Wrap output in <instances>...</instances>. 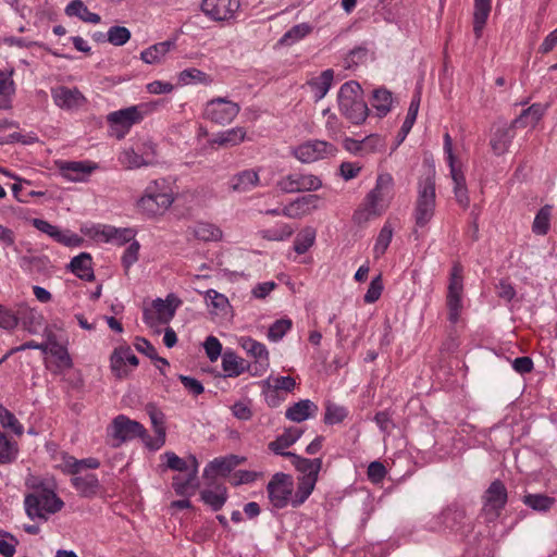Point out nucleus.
<instances>
[{
	"mask_svg": "<svg viewBox=\"0 0 557 557\" xmlns=\"http://www.w3.org/2000/svg\"><path fill=\"white\" fill-rule=\"evenodd\" d=\"M174 196L171 186L164 178L151 182L137 200V208L147 216L163 214L173 203Z\"/></svg>",
	"mask_w": 557,
	"mask_h": 557,
	"instance_id": "1",
	"label": "nucleus"
},
{
	"mask_svg": "<svg viewBox=\"0 0 557 557\" xmlns=\"http://www.w3.org/2000/svg\"><path fill=\"white\" fill-rule=\"evenodd\" d=\"M337 101L341 113L350 123L359 125L366 121L369 109L362 97V88L357 82L350 81L343 84L338 91Z\"/></svg>",
	"mask_w": 557,
	"mask_h": 557,
	"instance_id": "2",
	"label": "nucleus"
},
{
	"mask_svg": "<svg viewBox=\"0 0 557 557\" xmlns=\"http://www.w3.org/2000/svg\"><path fill=\"white\" fill-rule=\"evenodd\" d=\"M63 503L55 493L42 484L35 486L33 493L25 497V509L29 518L46 519V513L60 510Z\"/></svg>",
	"mask_w": 557,
	"mask_h": 557,
	"instance_id": "3",
	"label": "nucleus"
},
{
	"mask_svg": "<svg viewBox=\"0 0 557 557\" xmlns=\"http://www.w3.org/2000/svg\"><path fill=\"white\" fill-rule=\"evenodd\" d=\"M150 104L143 103L139 106H132L111 112L107 116L110 124L112 135L117 139H122L131 129L134 124L141 122L144 116L150 112Z\"/></svg>",
	"mask_w": 557,
	"mask_h": 557,
	"instance_id": "4",
	"label": "nucleus"
},
{
	"mask_svg": "<svg viewBox=\"0 0 557 557\" xmlns=\"http://www.w3.org/2000/svg\"><path fill=\"white\" fill-rule=\"evenodd\" d=\"M107 432L111 438V446L115 448L127 441L146 435V429L141 423L131 420L124 414L116 416L108 426Z\"/></svg>",
	"mask_w": 557,
	"mask_h": 557,
	"instance_id": "5",
	"label": "nucleus"
},
{
	"mask_svg": "<svg viewBox=\"0 0 557 557\" xmlns=\"http://www.w3.org/2000/svg\"><path fill=\"white\" fill-rule=\"evenodd\" d=\"M100 462L96 458H86L72 461V485L83 496H91L97 493L99 487L98 479L95 474H82L84 469H96Z\"/></svg>",
	"mask_w": 557,
	"mask_h": 557,
	"instance_id": "6",
	"label": "nucleus"
},
{
	"mask_svg": "<svg viewBox=\"0 0 557 557\" xmlns=\"http://www.w3.org/2000/svg\"><path fill=\"white\" fill-rule=\"evenodd\" d=\"M293 491V476L283 472L273 474L267 485L268 498L275 509H283L292 504Z\"/></svg>",
	"mask_w": 557,
	"mask_h": 557,
	"instance_id": "7",
	"label": "nucleus"
},
{
	"mask_svg": "<svg viewBox=\"0 0 557 557\" xmlns=\"http://www.w3.org/2000/svg\"><path fill=\"white\" fill-rule=\"evenodd\" d=\"M435 210V182L426 177L419 186L418 199L414 208L416 225L425 226L432 219Z\"/></svg>",
	"mask_w": 557,
	"mask_h": 557,
	"instance_id": "8",
	"label": "nucleus"
},
{
	"mask_svg": "<svg viewBox=\"0 0 557 557\" xmlns=\"http://www.w3.org/2000/svg\"><path fill=\"white\" fill-rule=\"evenodd\" d=\"M49 357L46 359L47 368L54 374H65L70 369V355L65 345L57 341L54 334H49L46 343L37 344V348Z\"/></svg>",
	"mask_w": 557,
	"mask_h": 557,
	"instance_id": "9",
	"label": "nucleus"
},
{
	"mask_svg": "<svg viewBox=\"0 0 557 557\" xmlns=\"http://www.w3.org/2000/svg\"><path fill=\"white\" fill-rule=\"evenodd\" d=\"M393 178L389 174H382L377 177L375 187L368 194L364 220L382 214L385 209V198L392 190Z\"/></svg>",
	"mask_w": 557,
	"mask_h": 557,
	"instance_id": "10",
	"label": "nucleus"
},
{
	"mask_svg": "<svg viewBox=\"0 0 557 557\" xmlns=\"http://www.w3.org/2000/svg\"><path fill=\"white\" fill-rule=\"evenodd\" d=\"M182 304L173 294L168 295L166 299L157 298L152 301L154 312L148 308L144 309V321L149 326H154L157 323H168L175 315L177 307Z\"/></svg>",
	"mask_w": 557,
	"mask_h": 557,
	"instance_id": "11",
	"label": "nucleus"
},
{
	"mask_svg": "<svg viewBox=\"0 0 557 557\" xmlns=\"http://www.w3.org/2000/svg\"><path fill=\"white\" fill-rule=\"evenodd\" d=\"M337 149L332 144L324 140H308L293 151L295 158L302 163H311L321 159L335 156Z\"/></svg>",
	"mask_w": 557,
	"mask_h": 557,
	"instance_id": "12",
	"label": "nucleus"
},
{
	"mask_svg": "<svg viewBox=\"0 0 557 557\" xmlns=\"http://www.w3.org/2000/svg\"><path fill=\"white\" fill-rule=\"evenodd\" d=\"M238 103L230 101L225 98H216L209 101L206 106L205 116L220 125L231 123L239 113Z\"/></svg>",
	"mask_w": 557,
	"mask_h": 557,
	"instance_id": "13",
	"label": "nucleus"
},
{
	"mask_svg": "<svg viewBox=\"0 0 557 557\" xmlns=\"http://www.w3.org/2000/svg\"><path fill=\"white\" fill-rule=\"evenodd\" d=\"M483 511L491 520L496 519L507 503V490L500 480L491 483L483 496Z\"/></svg>",
	"mask_w": 557,
	"mask_h": 557,
	"instance_id": "14",
	"label": "nucleus"
},
{
	"mask_svg": "<svg viewBox=\"0 0 557 557\" xmlns=\"http://www.w3.org/2000/svg\"><path fill=\"white\" fill-rule=\"evenodd\" d=\"M321 186V180L312 174H289L277 182V187L288 194L318 190Z\"/></svg>",
	"mask_w": 557,
	"mask_h": 557,
	"instance_id": "15",
	"label": "nucleus"
},
{
	"mask_svg": "<svg viewBox=\"0 0 557 557\" xmlns=\"http://www.w3.org/2000/svg\"><path fill=\"white\" fill-rule=\"evenodd\" d=\"M238 8V0H203L201 4L202 12L214 21L233 17Z\"/></svg>",
	"mask_w": 557,
	"mask_h": 557,
	"instance_id": "16",
	"label": "nucleus"
},
{
	"mask_svg": "<svg viewBox=\"0 0 557 557\" xmlns=\"http://www.w3.org/2000/svg\"><path fill=\"white\" fill-rule=\"evenodd\" d=\"M319 199L320 197L318 195H307L299 197L296 200L288 203L282 210V214L292 219H299L304 215L309 214L312 210L317 209Z\"/></svg>",
	"mask_w": 557,
	"mask_h": 557,
	"instance_id": "17",
	"label": "nucleus"
},
{
	"mask_svg": "<svg viewBox=\"0 0 557 557\" xmlns=\"http://www.w3.org/2000/svg\"><path fill=\"white\" fill-rule=\"evenodd\" d=\"M437 520L444 529L460 531L465 527L466 511L457 505H450L441 512Z\"/></svg>",
	"mask_w": 557,
	"mask_h": 557,
	"instance_id": "18",
	"label": "nucleus"
},
{
	"mask_svg": "<svg viewBox=\"0 0 557 557\" xmlns=\"http://www.w3.org/2000/svg\"><path fill=\"white\" fill-rule=\"evenodd\" d=\"M285 457L292 459L293 466L302 474L301 476H312L318 479L319 472L322 468L321 458L308 459L292 451L286 453Z\"/></svg>",
	"mask_w": 557,
	"mask_h": 557,
	"instance_id": "19",
	"label": "nucleus"
},
{
	"mask_svg": "<svg viewBox=\"0 0 557 557\" xmlns=\"http://www.w3.org/2000/svg\"><path fill=\"white\" fill-rule=\"evenodd\" d=\"M318 406L310 399H301L287 408L285 417L294 422L300 423L318 412Z\"/></svg>",
	"mask_w": 557,
	"mask_h": 557,
	"instance_id": "20",
	"label": "nucleus"
},
{
	"mask_svg": "<svg viewBox=\"0 0 557 557\" xmlns=\"http://www.w3.org/2000/svg\"><path fill=\"white\" fill-rule=\"evenodd\" d=\"M259 181V175L255 170H245L231 178L230 189L235 193H247L258 186Z\"/></svg>",
	"mask_w": 557,
	"mask_h": 557,
	"instance_id": "21",
	"label": "nucleus"
},
{
	"mask_svg": "<svg viewBox=\"0 0 557 557\" xmlns=\"http://www.w3.org/2000/svg\"><path fill=\"white\" fill-rule=\"evenodd\" d=\"M211 487V485H209ZM213 488H205L200 492V498L201 500L210 506L212 510L218 511L220 510L226 499H227V492L226 487L223 484H213Z\"/></svg>",
	"mask_w": 557,
	"mask_h": 557,
	"instance_id": "22",
	"label": "nucleus"
},
{
	"mask_svg": "<svg viewBox=\"0 0 557 557\" xmlns=\"http://www.w3.org/2000/svg\"><path fill=\"white\" fill-rule=\"evenodd\" d=\"M302 430L296 426L286 429L275 441L269 443V449L276 455L285 456L284 449L290 447L301 436Z\"/></svg>",
	"mask_w": 557,
	"mask_h": 557,
	"instance_id": "23",
	"label": "nucleus"
},
{
	"mask_svg": "<svg viewBox=\"0 0 557 557\" xmlns=\"http://www.w3.org/2000/svg\"><path fill=\"white\" fill-rule=\"evenodd\" d=\"M512 124L509 127L497 128L491 138L490 145L496 156H502L508 151V148L515 136Z\"/></svg>",
	"mask_w": 557,
	"mask_h": 557,
	"instance_id": "24",
	"label": "nucleus"
},
{
	"mask_svg": "<svg viewBox=\"0 0 557 557\" xmlns=\"http://www.w3.org/2000/svg\"><path fill=\"white\" fill-rule=\"evenodd\" d=\"M461 293L462 285H459L457 281H454L453 284L448 286L447 294V307H448V320L451 323H457L461 312Z\"/></svg>",
	"mask_w": 557,
	"mask_h": 557,
	"instance_id": "25",
	"label": "nucleus"
},
{
	"mask_svg": "<svg viewBox=\"0 0 557 557\" xmlns=\"http://www.w3.org/2000/svg\"><path fill=\"white\" fill-rule=\"evenodd\" d=\"M444 150L447 153L450 174L455 184L454 190L467 189L465 175L462 171L455 165V156L453 153V140L448 133L444 135Z\"/></svg>",
	"mask_w": 557,
	"mask_h": 557,
	"instance_id": "26",
	"label": "nucleus"
},
{
	"mask_svg": "<svg viewBox=\"0 0 557 557\" xmlns=\"http://www.w3.org/2000/svg\"><path fill=\"white\" fill-rule=\"evenodd\" d=\"M175 46L174 40H165L154 44L141 51L140 59L147 64H157L162 61L165 54Z\"/></svg>",
	"mask_w": 557,
	"mask_h": 557,
	"instance_id": "27",
	"label": "nucleus"
},
{
	"mask_svg": "<svg viewBox=\"0 0 557 557\" xmlns=\"http://www.w3.org/2000/svg\"><path fill=\"white\" fill-rule=\"evenodd\" d=\"M242 347L256 359V364L260 368L264 369L269 366V351L262 343L247 337L242 339Z\"/></svg>",
	"mask_w": 557,
	"mask_h": 557,
	"instance_id": "28",
	"label": "nucleus"
},
{
	"mask_svg": "<svg viewBox=\"0 0 557 557\" xmlns=\"http://www.w3.org/2000/svg\"><path fill=\"white\" fill-rule=\"evenodd\" d=\"M72 273L82 280L92 281L95 274L91 256L87 252H82L72 258Z\"/></svg>",
	"mask_w": 557,
	"mask_h": 557,
	"instance_id": "29",
	"label": "nucleus"
},
{
	"mask_svg": "<svg viewBox=\"0 0 557 557\" xmlns=\"http://www.w3.org/2000/svg\"><path fill=\"white\" fill-rule=\"evenodd\" d=\"M222 368L226 373V376L234 377L238 376L247 370H250V366L246 363L243 358H239L233 351H225L222 357Z\"/></svg>",
	"mask_w": 557,
	"mask_h": 557,
	"instance_id": "30",
	"label": "nucleus"
},
{
	"mask_svg": "<svg viewBox=\"0 0 557 557\" xmlns=\"http://www.w3.org/2000/svg\"><path fill=\"white\" fill-rule=\"evenodd\" d=\"M232 471V465L226 457L215 458L203 470V479L207 485H213L216 475L226 476Z\"/></svg>",
	"mask_w": 557,
	"mask_h": 557,
	"instance_id": "31",
	"label": "nucleus"
},
{
	"mask_svg": "<svg viewBox=\"0 0 557 557\" xmlns=\"http://www.w3.org/2000/svg\"><path fill=\"white\" fill-rule=\"evenodd\" d=\"M491 9V0H474L473 32L476 38H480L482 35Z\"/></svg>",
	"mask_w": 557,
	"mask_h": 557,
	"instance_id": "32",
	"label": "nucleus"
},
{
	"mask_svg": "<svg viewBox=\"0 0 557 557\" xmlns=\"http://www.w3.org/2000/svg\"><path fill=\"white\" fill-rule=\"evenodd\" d=\"M318 479L312 476H300L298 479L297 490L292 499V506L294 508L302 505L314 490Z\"/></svg>",
	"mask_w": 557,
	"mask_h": 557,
	"instance_id": "33",
	"label": "nucleus"
},
{
	"mask_svg": "<svg viewBox=\"0 0 557 557\" xmlns=\"http://www.w3.org/2000/svg\"><path fill=\"white\" fill-rule=\"evenodd\" d=\"M188 231L195 238L203 242L219 240L222 237V231L218 226L207 222H199L189 227Z\"/></svg>",
	"mask_w": 557,
	"mask_h": 557,
	"instance_id": "34",
	"label": "nucleus"
},
{
	"mask_svg": "<svg viewBox=\"0 0 557 557\" xmlns=\"http://www.w3.org/2000/svg\"><path fill=\"white\" fill-rule=\"evenodd\" d=\"M392 92L385 88L373 90L372 107L375 109L377 116H385L392 108Z\"/></svg>",
	"mask_w": 557,
	"mask_h": 557,
	"instance_id": "35",
	"label": "nucleus"
},
{
	"mask_svg": "<svg viewBox=\"0 0 557 557\" xmlns=\"http://www.w3.org/2000/svg\"><path fill=\"white\" fill-rule=\"evenodd\" d=\"M334 78L333 70L329 69L321 73L320 76L312 78L309 85L314 92L317 100L322 99L331 88Z\"/></svg>",
	"mask_w": 557,
	"mask_h": 557,
	"instance_id": "36",
	"label": "nucleus"
},
{
	"mask_svg": "<svg viewBox=\"0 0 557 557\" xmlns=\"http://www.w3.org/2000/svg\"><path fill=\"white\" fill-rule=\"evenodd\" d=\"M522 502L535 511L547 512L555 505L556 499L545 494H525Z\"/></svg>",
	"mask_w": 557,
	"mask_h": 557,
	"instance_id": "37",
	"label": "nucleus"
},
{
	"mask_svg": "<svg viewBox=\"0 0 557 557\" xmlns=\"http://www.w3.org/2000/svg\"><path fill=\"white\" fill-rule=\"evenodd\" d=\"M246 132L243 127H235L218 134L210 143L219 146H236L244 141Z\"/></svg>",
	"mask_w": 557,
	"mask_h": 557,
	"instance_id": "38",
	"label": "nucleus"
},
{
	"mask_svg": "<svg viewBox=\"0 0 557 557\" xmlns=\"http://www.w3.org/2000/svg\"><path fill=\"white\" fill-rule=\"evenodd\" d=\"M552 209L553 207L550 205H545L536 213L532 225V231L535 234L546 235L548 233L550 226Z\"/></svg>",
	"mask_w": 557,
	"mask_h": 557,
	"instance_id": "39",
	"label": "nucleus"
},
{
	"mask_svg": "<svg viewBox=\"0 0 557 557\" xmlns=\"http://www.w3.org/2000/svg\"><path fill=\"white\" fill-rule=\"evenodd\" d=\"M206 299L209 300V306L212 307L211 313L225 315L230 308L228 299L214 289L206 292Z\"/></svg>",
	"mask_w": 557,
	"mask_h": 557,
	"instance_id": "40",
	"label": "nucleus"
},
{
	"mask_svg": "<svg viewBox=\"0 0 557 557\" xmlns=\"http://www.w3.org/2000/svg\"><path fill=\"white\" fill-rule=\"evenodd\" d=\"M315 230L313 227H306L300 231L295 239L294 249L298 255H302L309 250L314 244Z\"/></svg>",
	"mask_w": 557,
	"mask_h": 557,
	"instance_id": "41",
	"label": "nucleus"
},
{
	"mask_svg": "<svg viewBox=\"0 0 557 557\" xmlns=\"http://www.w3.org/2000/svg\"><path fill=\"white\" fill-rule=\"evenodd\" d=\"M543 114L544 108L541 104H532L512 121V126H527L529 123L525 122V120L529 117L531 119L530 124L535 125L542 119Z\"/></svg>",
	"mask_w": 557,
	"mask_h": 557,
	"instance_id": "42",
	"label": "nucleus"
},
{
	"mask_svg": "<svg viewBox=\"0 0 557 557\" xmlns=\"http://www.w3.org/2000/svg\"><path fill=\"white\" fill-rule=\"evenodd\" d=\"M97 168V164L90 161H72V183L86 182Z\"/></svg>",
	"mask_w": 557,
	"mask_h": 557,
	"instance_id": "43",
	"label": "nucleus"
},
{
	"mask_svg": "<svg viewBox=\"0 0 557 557\" xmlns=\"http://www.w3.org/2000/svg\"><path fill=\"white\" fill-rule=\"evenodd\" d=\"M124 352H127V349H121V347H117L113 350L111 357H110V367L117 379H123L128 375V371L126 370L125 366V359Z\"/></svg>",
	"mask_w": 557,
	"mask_h": 557,
	"instance_id": "44",
	"label": "nucleus"
},
{
	"mask_svg": "<svg viewBox=\"0 0 557 557\" xmlns=\"http://www.w3.org/2000/svg\"><path fill=\"white\" fill-rule=\"evenodd\" d=\"M72 15L91 24H98L101 21L100 15L90 12L82 0H72Z\"/></svg>",
	"mask_w": 557,
	"mask_h": 557,
	"instance_id": "45",
	"label": "nucleus"
},
{
	"mask_svg": "<svg viewBox=\"0 0 557 557\" xmlns=\"http://www.w3.org/2000/svg\"><path fill=\"white\" fill-rule=\"evenodd\" d=\"M131 39V30L125 26H112L107 32V41L113 46H123Z\"/></svg>",
	"mask_w": 557,
	"mask_h": 557,
	"instance_id": "46",
	"label": "nucleus"
},
{
	"mask_svg": "<svg viewBox=\"0 0 557 557\" xmlns=\"http://www.w3.org/2000/svg\"><path fill=\"white\" fill-rule=\"evenodd\" d=\"M135 348L139 352L145 354L151 360L160 362L162 366H169V361L165 358L158 356L157 349L151 345V343L148 339L144 337H137L135 342Z\"/></svg>",
	"mask_w": 557,
	"mask_h": 557,
	"instance_id": "47",
	"label": "nucleus"
},
{
	"mask_svg": "<svg viewBox=\"0 0 557 557\" xmlns=\"http://www.w3.org/2000/svg\"><path fill=\"white\" fill-rule=\"evenodd\" d=\"M346 416L347 411L344 407L329 401L325 406L324 423L330 425L341 423Z\"/></svg>",
	"mask_w": 557,
	"mask_h": 557,
	"instance_id": "48",
	"label": "nucleus"
},
{
	"mask_svg": "<svg viewBox=\"0 0 557 557\" xmlns=\"http://www.w3.org/2000/svg\"><path fill=\"white\" fill-rule=\"evenodd\" d=\"M392 237H393V228H392L391 224L386 223L381 228L379 236L376 238L375 246H374V253H375L376 258L382 256L386 251V249L392 240Z\"/></svg>",
	"mask_w": 557,
	"mask_h": 557,
	"instance_id": "49",
	"label": "nucleus"
},
{
	"mask_svg": "<svg viewBox=\"0 0 557 557\" xmlns=\"http://www.w3.org/2000/svg\"><path fill=\"white\" fill-rule=\"evenodd\" d=\"M311 30V27L308 24H298L293 26L285 35L281 38L280 44L282 45H292L295 41L304 38Z\"/></svg>",
	"mask_w": 557,
	"mask_h": 557,
	"instance_id": "50",
	"label": "nucleus"
},
{
	"mask_svg": "<svg viewBox=\"0 0 557 557\" xmlns=\"http://www.w3.org/2000/svg\"><path fill=\"white\" fill-rule=\"evenodd\" d=\"M119 160L127 169H137L148 164V162H146L144 158L136 153L132 148L125 149L121 152Z\"/></svg>",
	"mask_w": 557,
	"mask_h": 557,
	"instance_id": "51",
	"label": "nucleus"
},
{
	"mask_svg": "<svg viewBox=\"0 0 557 557\" xmlns=\"http://www.w3.org/2000/svg\"><path fill=\"white\" fill-rule=\"evenodd\" d=\"M0 422L4 429H11L17 436L23 434V426L18 420L3 406H0Z\"/></svg>",
	"mask_w": 557,
	"mask_h": 557,
	"instance_id": "52",
	"label": "nucleus"
},
{
	"mask_svg": "<svg viewBox=\"0 0 557 557\" xmlns=\"http://www.w3.org/2000/svg\"><path fill=\"white\" fill-rule=\"evenodd\" d=\"M18 541L10 533L0 530V555L3 557H13Z\"/></svg>",
	"mask_w": 557,
	"mask_h": 557,
	"instance_id": "53",
	"label": "nucleus"
},
{
	"mask_svg": "<svg viewBox=\"0 0 557 557\" xmlns=\"http://www.w3.org/2000/svg\"><path fill=\"white\" fill-rule=\"evenodd\" d=\"M292 327V321L289 319H280L276 320L270 327L268 332V338L272 342H277L287 333V331Z\"/></svg>",
	"mask_w": 557,
	"mask_h": 557,
	"instance_id": "54",
	"label": "nucleus"
},
{
	"mask_svg": "<svg viewBox=\"0 0 557 557\" xmlns=\"http://www.w3.org/2000/svg\"><path fill=\"white\" fill-rule=\"evenodd\" d=\"M420 107V92H417L411 100V103L408 109L407 116L403 123L404 133H409L416 122L418 111Z\"/></svg>",
	"mask_w": 557,
	"mask_h": 557,
	"instance_id": "55",
	"label": "nucleus"
},
{
	"mask_svg": "<svg viewBox=\"0 0 557 557\" xmlns=\"http://www.w3.org/2000/svg\"><path fill=\"white\" fill-rule=\"evenodd\" d=\"M293 233L294 228L288 224H284L278 228L265 230L261 232L262 237L269 240H284L290 237Z\"/></svg>",
	"mask_w": 557,
	"mask_h": 557,
	"instance_id": "56",
	"label": "nucleus"
},
{
	"mask_svg": "<svg viewBox=\"0 0 557 557\" xmlns=\"http://www.w3.org/2000/svg\"><path fill=\"white\" fill-rule=\"evenodd\" d=\"M382 290H383L382 276L377 275L374 278H372V281L368 287V290L363 297L364 302H367V304L375 302L381 297Z\"/></svg>",
	"mask_w": 557,
	"mask_h": 557,
	"instance_id": "57",
	"label": "nucleus"
},
{
	"mask_svg": "<svg viewBox=\"0 0 557 557\" xmlns=\"http://www.w3.org/2000/svg\"><path fill=\"white\" fill-rule=\"evenodd\" d=\"M15 453L14 444L0 431V462H10L14 458Z\"/></svg>",
	"mask_w": 557,
	"mask_h": 557,
	"instance_id": "58",
	"label": "nucleus"
},
{
	"mask_svg": "<svg viewBox=\"0 0 557 557\" xmlns=\"http://www.w3.org/2000/svg\"><path fill=\"white\" fill-rule=\"evenodd\" d=\"M207 74L202 71L191 67L186 69L180 73L178 79L182 84H189L191 82H200L206 83L207 82Z\"/></svg>",
	"mask_w": 557,
	"mask_h": 557,
	"instance_id": "59",
	"label": "nucleus"
},
{
	"mask_svg": "<svg viewBox=\"0 0 557 557\" xmlns=\"http://www.w3.org/2000/svg\"><path fill=\"white\" fill-rule=\"evenodd\" d=\"M139 248L140 246L138 242L131 243L126 248L122 257V263L126 271H128L129 268L138 260Z\"/></svg>",
	"mask_w": 557,
	"mask_h": 557,
	"instance_id": "60",
	"label": "nucleus"
},
{
	"mask_svg": "<svg viewBox=\"0 0 557 557\" xmlns=\"http://www.w3.org/2000/svg\"><path fill=\"white\" fill-rule=\"evenodd\" d=\"M206 354L211 361L218 360L222 351V345L214 336H208L203 344Z\"/></svg>",
	"mask_w": 557,
	"mask_h": 557,
	"instance_id": "61",
	"label": "nucleus"
},
{
	"mask_svg": "<svg viewBox=\"0 0 557 557\" xmlns=\"http://www.w3.org/2000/svg\"><path fill=\"white\" fill-rule=\"evenodd\" d=\"M362 146V154H368L381 150L383 148V140L379 135H370L360 140Z\"/></svg>",
	"mask_w": 557,
	"mask_h": 557,
	"instance_id": "62",
	"label": "nucleus"
},
{
	"mask_svg": "<svg viewBox=\"0 0 557 557\" xmlns=\"http://www.w3.org/2000/svg\"><path fill=\"white\" fill-rule=\"evenodd\" d=\"M368 478L373 483H380L386 475V468L380 461H372L368 467Z\"/></svg>",
	"mask_w": 557,
	"mask_h": 557,
	"instance_id": "63",
	"label": "nucleus"
},
{
	"mask_svg": "<svg viewBox=\"0 0 557 557\" xmlns=\"http://www.w3.org/2000/svg\"><path fill=\"white\" fill-rule=\"evenodd\" d=\"M172 486L178 496H193L196 493V490L191 488V484L178 475L173 478Z\"/></svg>",
	"mask_w": 557,
	"mask_h": 557,
	"instance_id": "64",
	"label": "nucleus"
}]
</instances>
